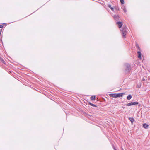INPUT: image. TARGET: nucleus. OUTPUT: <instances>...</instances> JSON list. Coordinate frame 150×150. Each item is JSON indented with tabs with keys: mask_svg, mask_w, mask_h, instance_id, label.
Returning <instances> with one entry per match:
<instances>
[{
	"mask_svg": "<svg viewBox=\"0 0 150 150\" xmlns=\"http://www.w3.org/2000/svg\"><path fill=\"white\" fill-rule=\"evenodd\" d=\"M125 66V74H127L130 72L132 68L131 65L129 63L126 64Z\"/></svg>",
	"mask_w": 150,
	"mask_h": 150,
	"instance_id": "f257e3e1",
	"label": "nucleus"
},
{
	"mask_svg": "<svg viewBox=\"0 0 150 150\" xmlns=\"http://www.w3.org/2000/svg\"><path fill=\"white\" fill-rule=\"evenodd\" d=\"M127 27L125 26H124L120 30L122 36L124 38L126 37V35L127 33Z\"/></svg>",
	"mask_w": 150,
	"mask_h": 150,
	"instance_id": "f03ea898",
	"label": "nucleus"
},
{
	"mask_svg": "<svg viewBox=\"0 0 150 150\" xmlns=\"http://www.w3.org/2000/svg\"><path fill=\"white\" fill-rule=\"evenodd\" d=\"M124 93H110L109 94L110 96L111 97L116 98L117 97H122L123 95L124 94Z\"/></svg>",
	"mask_w": 150,
	"mask_h": 150,
	"instance_id": "7ed1b4c3",
	"label": "nucleus"
},
{
	"mask_svg": "<svg viewBox=\"0 0 150 150\" xmlns=\"http://www.w3.org/2000/svg\"><path fill=\"white\" fill-rule=\"evenodd\" d=\"M139 104V102H131L129 103L126 104H125V105L127 106H130L132 105H137Z\"/></svg>",
	"mask_w": 150,
	"mask_h": 150,
	"instance_id": "20e7f679",
	"label": "nucleus"
},
{
	"mask_svg": "<svg viewBox=\"0 0 150 150\" xmlns=\"http://www.w3.org/2000/svg\"><path fill=\"white\" fill-rule=\"evenodd\" d=\"M116 24H117L119 28H121L123 25V23L122 22L120 21H118L116 23Z\"/></svg>",
	"mask_w": 150,
	"mask_h": 150,
	"instance_id": "39448f33",
	"label": "nucleus"
},
{
	"mask_svg": "<svg viewBox=\"0 0 150 150\" xmlns=\"http://www.w3.org/2000/svg\"><path fill=\"white\" fill-rule=\"evenodd\" d=\"M114 19L116 21H118L120 20L119 19V16L118 15H115L114 16Z\"/></svg>",
	"mask_w": 150,
	"mask_h": 150,
	"instance_id": "423d86ee",
	"label": "nucleus"
},
{
	"mask_svg": "<svg viewBox=\"0 0 150 150\" xmlns=\"http://www.w3.org/2000/svg\"><path fill=\"white\" fill-rule=\"evenodd\" d=\"M137 53L138 54V58L140 59H141L142 54H141L140 51L139 50V51H138L137 52Z\"/></svg>",
	"mask_w": 150,
	"mask_h": 150,
	"instance_id": "0eeeda50",
	"label": "nucleus"
},
{
	"mask_svg": "<svg viewBox=\"0 0 150 150\" xmlns=\"http://www.w3.org/2000/svg\"><path fill=\"white\" fill-rule=\"evenodd\" d=\"M128 119L130 120V121L131 122V123L132 125L133 124V122H134V121L135 122V121L133 117H129V118Z\"/></svg>",
	"mask_w": 150,
	"mask_h": 150,
	"instance_id": "6e6552de",
	"label": "nucleus"
},
{
	"mask_svg": "<svg viewBox=\"0 0 150 150\" xmlns=\"http://www.w3.org/2000/svg\"><path fill=\"white\" fill-rule=\"evenodd\" d=\"M88 104L89 105H90L92 106H93V107H98V105H94V104L91 103L90 102H88Z\"/></svg>",
	"mask_w": 150,
	"mask_h": 150,
	"instance_id": "1a4fd4ad",
	"label": "nucleus"
},
{
	"mask_svg": "<svg viewBox=\"0 0 150 150\" xmlns=\"http://www.w3.org/2000/svg\"><path fill=\"white\" fill-rule=\"evenodd\" d=\"M149 125L146 123H144L143 124V127L145 129H148L149 127Z\"/></svg>",
	"mask_w": 150,
	"mask_h": 150,
	"instance_id": "9d476101",
	"label": "nucleus"
},
{
	"mask_svg": "<svg viewBox=\"0 0 150 150\" xmlns=\"http://www.w3.org/2000/svg\"><path fill=\"white\" fill-rule=\"evenodd\" d=\"M135 46H136V48H137V49H138V50H139L140 51L141 50V49H140V47L139 45V44L138 43H137L136 42Z\"/></svg>",
	"mask_w": 150,
	"mask_h": 150,
	"instance_id": "9b49d317",
	"label": "nucleus"
},
{
	"mask_svg": "<svg viewBox=\"0 0 150 150\" xmlns=\"http://www.w3.org/2000/svg\"><path fill=\"white\" fill-rule=\"evenodd\" d=\"M96 96H92L90 97L91 100H95Z\"/></svg>",
	"mask_w": 150,
	"mask_h": 150,
	"instance_id": "f8f14e48",
	"label": "nucleus"
},
{
	"mask_svg": "<svg viewBox=\"0 0 150 150\" xmlns=\"http://www.w3.org/2000/svg\"><path fill=\"white\" fill-rule=\"evenodd\" d=\"M132 98V96L131 94L129 95L127 97V99L128 100H129L131 99Z\"/></svg>",
	"mask_w": 150,
	"mask_h": 150,
	"instance_id": "ddd939ff",
	"label": "nucleus"
},
{
	"mask_svg": "<svg viewBox=\"0 0 150 150\" xmlns=\"http://www.w3.org/2000/svg\"><path fill=\"white\" fill-rule=\"evenodd\" d=\"M0 60L2 62V63L4 64H6L5 62L0 57Z\"/></svg>",
	"mask_w": 150,
	"mask_h": 150,
	"instance_id": "4468645a",
	"label": "nucleus"
},
{
	"mask_svg": "<svg viewBox=\"0 0 150 150\" xmlns=\"http://www.w3.org/2000/svg\"><path fill=\"white\" fill-rule=\"evenodd\" d=\"M141 86V83H139V84H137L136 86V87L138 88H140Z\"/></svg>",
	"mask_w": 150,
	"mask_h": 150,
	"instance_id": "2eb2a0df",
	"label": "nucleus"
},
{
	"mask_svg": "<svg viewBox=\"0 0 150 150\" xmlns=\"http://www.w3.org/2000/svg\"><path fill=\"white\" fill-rule=\"evenodd\" d=\"M122 8L123 9V10L124 11V12L125 13H126L127 11L126 8L125 6H123Z\"/></svg>",
	"mask_w": 150,
	"mask_h": 150,
	"instance_id": "dca6fc26",
	"label": "nucleus"
},
{
	"mask_svg": "<svg viewBox=\"0 0 150 150\" xmlns=\"http://www.w3.org/2000/svg\"><path fill=\"white\" fill-rule=\"evenodd\" d=\"M120 1L121 4H124V0H120Z\"/></svg>",
	"mask_w": 150,
	"mask_h": 150,
	"instance_id": "f3484780",
	"label": "nucleus"
},
{
	"mask_svg": "<svg viewBox=\"0 0 150 150\" xmlns=\"http://www.w3.org/2000/svg\"><path fill=\"white\" fill-rule=\"evenodd\" d=\"M114 8L117 11H119V8L118 7H115Z\"/></svg>",
	"mask_w": 150,
	"mask_h": 150,
	"instance_id": "a211bd4d",
	"label": "nucleus"
},
{
	"mask_svg": "<svg viewBox=\"0 0 150 150\" xmlns=\"http://www.w3.org/2000/svg\"><path fill=\"white\" fill-rule=\"evenodd\" d=\"M108 7H109V8H111V7H111V5L110 4H108Z\"/></svg>",
	"mask_w": 150,
	"mask_h": 150,
	"instance_id": "6ab92c4d",
	"label": "nucleus"
},
{
	"mask_svg": "<svg viewBox=\"0 0 150 150\" xmlns=\"http://www.w3.org/2000/svg\"><path fill=\"white\" fill-rule=\"evenodd\" d=\"M114 149H116L115 147V146L114 145H112Z\"/></svg>",
	"mask_w": 150,
	"mask_h": 150,
	"instance_id": "aec40b11",
	"label": "nucleus"
},
{
	"mask_svg": "<svg viewBox=\"0 0 150 150\" xmlns=\"http://www.w3.org/2000/svg\"><path fill=\"white\" fill-rule=\"evenodd\" d=\"M112 10V11H114V8L113 7H111L110 8Z\"/></svg>",
	"mask_w": 150,
	"mask_h": 150,
	"instance_id": "412c9836",
	"label": "nucleus"
},
{
	"mask_svg": "<svg viewBox=\"0 0 150 150\" xmlns=\"http://www.w3.org/2000/svg\"><path fill=\"white\" fill-rule=\"evenodd\" d=\"M2 30V29H1L0 30V35H1V33Z\"/></svg>",
	"mask_w": 150,
	"mask_h": 150,
	"instance_id": "4be33fe9",
	"label": "nucleus"
},
{
	"mask_svg": "<svg viewBox=\"0 0 150 150\" xmlns=\"http://www.w3.org/2000/svg\"><path fill=\"white\" fill-rule=\"evenodd\" d=\"M3 25H5L6 26L7 25V24L6 23H3Z\"/></svg>",
	"mask_w": 150,
	"mask_h": 150,
	"instance_id": "5701e85b",
	"label": "nucleus"
},
{
	"mask_svg": "<svg viewBox=\"0 0 150 150\" xmlns=\"http://www.w3.org/2000/svg\"><path fill=\"white\" fill-rule=\"evenodd\" d=\"M3 27V25H0V28H2Z\"/></svg>",
	"mask_w": 150,
	"mask_h": 150,
	"instance_id": "b1692460",
	"label": "nucleus"
},
{
	"mask_svg": "<svg viewBox=\"0 0 150 150\" xmlns=\"http://www.w3.org/2000/svg\"><path fill=\"white\" fill-rule=\"evenodd\" d=\"M138 106L139 107H140L141 105V104H139H139H138Z\"/></svg>",
	"mask_w": 150,
	"mask_h": 150,
	"instance_id": "393cba45",
	"label": "nucleus"
},
{
	"mask_svg": "<svg viewBox=\"0 0 150 150\" xmlns=\"http://www.w3.org/2000/svg\"><path fill=\"white\" fill-rule=\"evenodd\" d=\"M145 80H146L144 78H143L142 79V81H145Z\"/></svg>",
	"mask_w": 150,
	"mask_h": 150,
	"instance_id": "a878e982",
	"label": "nucleus"
},
{
	"mask_svg": "<svg viewBox=\"0 0 150 150\" xmlns=\"http://www.w3.org/2000/svg\"><path fill=\"white\" fill-rule=\"evenodd\" d=\"M122 108H124H124H125V107H123V106H122Z\"/></svg>",
	"mask_w": 150,
	"mask_h": 150,
	"instance_id": "bb28decb",
	"label": "nucleus"
},
{
	"mask_svg": "<svg viewBox=\"0 0 150 150\" xmlns=\"http://www.w3.org/2000/svg\"><path fill=\"white\" fill-rule=\"evenodd\" d=\"M122 150H124L123 148H122Z\"/></svg>",
	"mask_w": 150,
	"mask_h": 150,
	"instance_id": "cd10ccee",
	"label": "nucleus"
},
{
	"mask_svg": "<svg viewBox=\"0 0 150 150\" xmlns=\"http://www.w3.org/2000/svg\"><path fill=\"white\" fill-rule=\"evenodd\" d=\"M114 150H117V149H114Z\"/></svg>",
	"mask_w": 150,
	"mask_h": 150,
	"instance_id": "c85d7f7f",
	"label": "nucleus"
}]
</instances>
